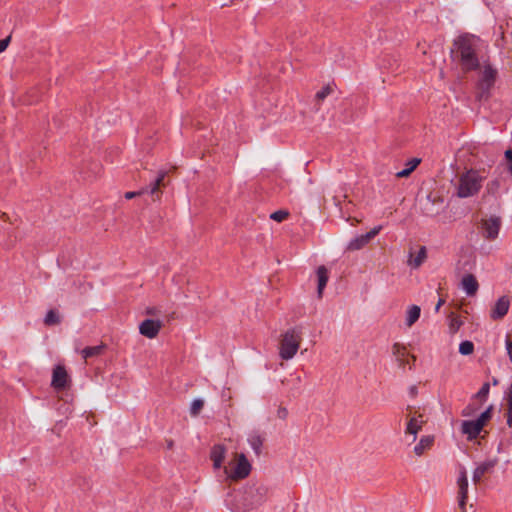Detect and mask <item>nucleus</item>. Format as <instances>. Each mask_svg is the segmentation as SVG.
Masks as SVG:
<instances>
[{
  "mask_svg": "<svg viewBox=\"0 0 512 512\" xmlns=\"http://www.w3.org/2000/svg\"><path fill=\"white\" fill-rule=\"evenodd\" d=\"M500 188V181L498 179H494L487 183L486 192L491 195L497 194Z\"/></svg>",
  "mask_w": 512,
  "mask_h": 512,
  "instance_id": "33",
  "label": "nucleus"
},
{
  "mask_svg": "<svg viewBox=\"0 0 512 512\" xmlns=\"http://www.w3.org/2000/svg\"><path fill=\"white\" fill-rule=\"evenodd\" d=\"M500 228L501 218L499 216H491L481 221L482 235L487 240H495L498 237Z\"/></svg>",
  "mask_w": 512,
  "mask_h": 512,
  "instance_id": "7",
  "label": "nucleus"
},
{
  "mask_svg": "<svg viewBox=\"0 0 512 512\" xmlns=\"http://www.w3.org/2000/svg\"><path fill=\"white\" fill-rule=\"evenodd\" d=\"M482 427L476 420H466L461 424V431L467 435L468 440L476 439L482 431Z\"/></svg>",
  "mask_w": 512,
  "mask_h": 512,
  "instance_id": "14",
  "label": "nucleus"
},
{
  "mask_svg": "<svg viewBox=\"0 0 512 512\" xmlns=\"http://www.w3.org/2000/svg\"><path fill=\"white\" fill-rule=\"evenodd\" d=\"M268 488L264 485H253L245 489L242 497L244 510H250L260 505L266 498Z\"/></svg>",
  "mask_w": 512,
  "mask_h": 512,
  "instance_id": "5",
  "label": "nucleus"
},
{
  "mask_svg": "<svg viewBox=\"0 0 512 512\" xmlns=\"http://www.w3.org/2000/svg\"><path fill=\"white\" fill-rule=\"evenodd\" d=\"M203 406H204V401L202 399H194L191 403L190 414L192 416L199 415Z\"/></svg>",
  "mask_w": 512,
  "mask_h": 512,
  "instance_id": "32",
  "label": "nucleus"
},
{
  "mask_svg": "<svg viewBox=\"0 0 512 512\" xmlns=\"http://www.w3.org/2000/svg\"><path fill=\"white\" fill-rule=\"evenodd\" d=\"M302 341V327L295 326L288 329L280 341L279 355L283 360L292 359L297 353Z\"/></svg>",
  "mask_w": 512,
  "mask_h": 512,
  "instance_id": "4",
  "label": "nucleus"
},
{
  "mask_svg": "<svg viewBox=\"0 0 512 512\" xmlns=\"http://www.w3.org/2000/svg\"><path fill=\"white\" fill-rule=\"evenodd\" d=\"M485 176H481L477 170L470 169L458 179L456 195L459 198H468L476 195L482 187Z\"/></svg>",
  "mask_w": 512,
  "mask_h": 512,
  "instance_id": "3",
  "label": "nucleus"
},
{
  "mask_svg": "<svg viewBox=\"0 0 512 512\" xmlns=\"http://www.w3.org/2000/svg\"><path fill=\"white\" fill-rule=\"evenodd\" d=\"M445 303V300L444 299H439L437 304H436V307H435V311L438 312L440 307Z\"/></svg>",
  "mask_w": 512,
  "mask_h": 512,
  "instance_id": "45",
  "label": "nucleus"
},
{
  "mask_svg": "<svg viewBox=\"0 0 512 512\" xmlns=\"http://www.w3.org/2000/svg\"><path fill=\"white\" fill-rule=\"evenodd\" d=\"M443 203V199L439 196H434L432 193L428 194L426 200L422 206V210L426 215H436L438 214V209H433L435 204L441 205Z\"/></svg>",
  "mask_w": 512,
  "mask_h": 512,
  "instance_id": "17",
  "label": "nucleus"
},
{
  "mask_svg": "<svg viewBox=\"0 0 512 512\" xmlns=\"http://www.w3.org/2000/svg\"><path fill=\"white\" fill-rule=\"evenodd\" d=\"M480 408V406H477L475 404H468L463 410H462V416L464 417H470L472 416L478 409Z\"/></svg>",
  "mask_w": 512,
  "mask_h": 512,
  "instance_id": "35",
  "label": "nucleus"
},
{
  "mask_svg": "<svg viewBox=\"0 0 512 512\" xmlns=\"http://www.w3.org/2000/svg\"><path fill=\"white\" fill-rule=\"evenodd\" d=\"M506 400H507V406L512 407V382L510 383V386L508 388V391L506 392Z\"/></svg>",
  "mask_w": 512,
  "mask_h": 512,
  "instance_id": "41",
  "label": "nucleus"
},
{
  "mask_svg": "<svg viewBox=\"0 0 512 512\" xmlns=\"http://www.w3.org/2000/svg\"><path fill=\"white\" fill-rule=\"evenodd\" d=\"M381 230V226L374 227L369 232L352 239L348 244V249L351 251L360 250L366 246Z\"/></svg>",
  "mask_w": 512,
  "mask_h": 512,
  "instance_id": "11",
  "label": "nucleus"
},
{
  "mask_svg": "<svg viewBox=\"0 0 512 512\" xmlns=\"http://www.w3.org/2000/svg\"><path fill=\"white\" fill-rule=\"evenodd\" d=\"M410 394H411L412 396L417 395V387H416V386H412V387L410 388Z\"/></svg>",
  "mask_w": 512,
  "mask_h": 512,
  "instance_id": "46",
  "label": "nucleus"
},
{
  "mask_svg": "<svg viewBox=\"0 0 512 512\" xmlns=\"http://www.w3.org/2000/svg\"><path fill=\"white\" fill-rule=\"evenodd\" d=\"M316 274L318 280L317 294L319 298H322L324 288L326 287L329 279L328 269L325 266L321 265L317 268Z\"/></svg>",
  "mask_w": 512,
  "mask_h": 512,
  "instance_id": "18",
  "label": "nucleus"
},
{
  "mask_svg": "<svg viewBox=\"0 0 512 512\" xmlns=\"http://www.w3.org/2000/svg\"><path fill=\"white\" fill-rule=\"evenodd\" d=\"M461 287L468 296H474L479 289V283L473 274H466L461 280Z\"/></svg>",
  "mask_w": 512,
  "mask_h": 512,
  "instance_id": "16",
  "label": "nucleus"
},
{
  "mask_svg": "<svg viewBox=\"0 0 512 512\" xmlns=\"http://www.w3.org/2000/svg\"><path fill=\"white\" fill-rule=\"evenodd\" d=\"M263 441H264V439L261 437V435H259L257 433L251 434L249 436L248 442L256 455L261 454Z\"/></svg>",
  "mask_w": 512,
  "mask_h": 512,
  "instance_id": "22",
  "label": "nucleus"
},
{
  "mask_svg": "<svg viewBox=\"0 0 512 512\" xmlns=\"http://www.w3.org/2000/svg\"><path fill=\"white\" fill-rule=\"evenodd\" d=\"M506 417H507V425L509 427H512V407L510 408V406H507Z\"/></svg>",
  "mask_w": 512,
  "mask_h": 512,
  "instance_id": "42",
  "label": "nucleus"
},
{
  "mask_svg": "<svg viewBox=\"0 0 512 512\" xmlns=\"http://www.w3.org/2000/svg\"><path fill=\"white\" fill-rule=\"evenodd\" d=\"M289 212L287 210H277L270 215V218L276 222H282L287 219Z\"/></svg>",
  "mask_w": 512,
  "mask_h": 512,
  "instance_id": "34",
  "label": "nucleus"
},
{
  "mask_svg": "<svg viewBox=\"0 0 512 512\" xmlns=\"http://www.w3.org/2000/svg\"><path fill=\"white\" fill-rule=\"evenodd\" d=\"M411 358H412L413 362H415L416 357L412 355Z\"/></svg>",
  "mask_w": 512,
  "mask_h": 512,
  "instance_id": "50",
  "label": "nucleus"
},
{
  "mask_svg": "<svg viewBox=\"0 0 512 512\" xmlns=\"http://www.w3.org/2000/svg\"><path fill=\"white\" fill-rule=\"evenodd\" d=\"M11 40V36L6 37L5 39L0 40V53L6 50Z\"/></svg>",
  "mask_w": 512,
  "mask_h": 512,
  "instance_id": "40",
  "label": "nucleus"
},
{
  "mask_svg": "<svg viewBox=\"0 0 512 512\" xmlns=\"http://www.w3.org/2000/svg\"><path fill=\"white\" fill-rule=\"evenodd\" d=\"M505 159L507 162V170L512 175V149L505 151Z\"/></svg>",
  "mask_w": 512,
  "mask_h": 512,
  "instance_id": "37",
  "label": "nucleus"
},
{
  "mask_svg": "<svg viewBox=\"0 0 512 512\" xmlns=\"http://www.w3.org/2000/svg\"><path fill=\"white\" fill-rule=\"evenodd\" d=\"M426 257H427L426 247H425V246H422V247L419 249V251H418V253H417L416 257H415V258L410 262V264H411L413 267L417 268V267H419V266H421V265H422V263L424 262V260L426 259Z\"/></svg>",
  "mask_w": 512,
  "mask_h": 512,
  "instance_id": "28",
  "label": "nucleus"
},
{
  "mask_svg": "<svg viewBox=\"0 0 512 512\" xmlns=\"http://www.w3.org/2000/svg\"><path fill=\"white\" fill-rule=\"evenodd\" d=\"M44 323L48 326L60 323V317L54 310H49L44 318Z\"/></svg>",
  "mask_w": 512,
  "mask_h": 512,
  "instance_id": "31",
  "label": "nucleus"
},
{
  "mask_svg": "<svg viewBox=\"0 0 512 512\" xmlns=\"http://www.w3.org/2000/svg\"><path fill=\"white\" fill-rule=\"evenodd\" d=\"M332 92V89L330 86L323 87L320 91L316 93V99L318 101L324 100L330 93Z\"/></svg>",
  "mask_w": 512,
  "mask_h": 512,
  "instance_id": "36",
  "label": "nucleus"
},
{
  "mask_svg": "<svg viewBox=\"0 0 512 512\" xmlns=\"http://www.w3.org/2000/svg\"><path fill=\"white\" fill-rule=\"evenodd\" d=\"M408 364H409V361L406 359V357H403V364L399 365V366L404 368Z\"/></svg>",
  "mask_w": 512,
  "mask_h": 512,
  "instance_id": "47",
  "label": "nucleus"
},
{
  "mask_svg": "<svg viewBox=\"0 0 512 512\" xmlns=\"http://www.w3.org/2000/svg\"><path fill=\"white\" fill-rule=\"evenodd\" d=\"M226 456V447L222 444H215L210 451V459L213 461L214 469H220Z\"/></svg>",
  "mask_w": 512,
  "mask_h": 512,
  "instance_id": "15",
  "label": "nucleus"
},
{
  "mask_svg": "<svg viewBox=\"0 0 512 512\" xmlns=\"http://www.w3.org/2000/svg\"><path fill=\"white\" fill-rule=\"evenodd\" d=\"M467 499H468V496H459L458 495V506L462 510V512L466 511Z\"/></svg>",
  "mask_w": 512,
  "mask_h": 512,
  "instance_id": "39",
  "label": "nucleus"
},
{
  "mask_svg": "<svg viewBox=\"0 0 512 512\" xmlns=\"http://www.w3.org/2000/svg\"><path fill=\"white\" fill-rule=\"evenodd\" d=\"M103 349H104L103 345L85 347L82 350V357L84 359H88V358L100 355L102 353Z\"/></svg>",
  "mask_w": 512,
  "mask_h": 512,
  "instance_id": "26",
  "label": "nucleus"
},
{
  "mask_svg": "<svg viewBox=\"0 0 512 512\" xmlns=\"http://www.w3.org/2000/svg\"><path fill=\"white\" fill-rule=\"evenodd\" d=\"M474 351V344L469 340L462 341L459 345V353L462 355H470Z\"/></svg>",
  "mask_w": 512,
  "mask_h": 512,
  "instance_id": "30",
  "label": "nucleus"
},
{
  "mask_svg": "<svg viewBox=\"0 0 512 512\" xmlns=\"http://www.w3.org/2000/svg\"><path fill=\"white\" fill-rule=\"evenodd\" d=\"M69 381L68 373L64 366L56 365L53 369L52 373V381L51 386L57 390L61 391L67 387Z\"/></svg>",
  "mask_w": 512,
  "mask_h": 512,
  "instance_id": "10",
  "label": "nucleus"
},
{
  "mask_svg": "<svg viewBox=\"0 0 512 512\" xmlns=\"http://www.w3.org/2000/svg\"><path fill=\"white\" fill-rule=\"evenodd\" d=\"M510 298L506 295L500 297L491 309L490 317L493 320H501L508 313Z\"/></svg>",
  "mask_w": 512,
  "mask_h": 512,
  "instance_id": "13",
  "label": "nucleus"
},
{
  "mask_svg": "<svg viewBox=\"0 0 512 512\" xmlns=\"http://www.w3.org/2000/svg\"><path fill=\"white\" fill-rule=\"evenodd\" d=\"M489 391H490V383L489 382H485V383H483V385L480 388V390L473 397L475 399H479L481 404H482V403H484L487 400L488 395H489Z\"/></svg>",
  "mask_w": 512,
  "mask_h": 512,
  "instance_id": "27",
  "label": "nucleus"
},
{
  "mask_svg": "<svg viewBox=\"0 0 512 512\" xmlns=\"http://www.w3.org/2000/svg\"><path fill=\"white\" fill-rule=\"evenodd\" d=\"M506 349H507V353L509 355V359L512 363V341H510V340L506 341Z\"/></svg>",
  "mask_w": 512,
  "mask_h": 512,
  "instance_id": "44",
  "label": "nucleus"
},
{
  "mask_svg": "<svg viewBox=\"0 0 512 512\" xmlns=\"http://www.w3.org/2000/svg\"><path fill=\"white\" fill-rule=\"evenodd\" d=\"M462 325V321L458 317H453L450 321V329L453 332H456L460 326Z\"/></svg>",
  "mask_w": 512,
  "mask_h": 512,
  "instance_id": "38",
  "label": "nucleus"
},
{
  "mask_svg": "<svg viewBox=\"0 0 512 512\" xmlns=\"http://www.w3.org/2000/svg\"><path fill=\"white\" fill-rule=\"evenodd\" d=\"M499 459L497 457L488 458L485 461L481 462L473 471L472 480L475 484L479 483L482 477L485 474H490L493 472L494 468L497 466Z\"/></svg>",
  "mask_w": 512,
  "mask_h": 512,
  "instance_id": "9",
  "label": "nucleus"
},
{
  "mask_svg": "<svg viewBox=\"0 0 512 512\" xmlns=\"http://www.w3.org/2000/svg\"><path fill=\"white\" fill-rule=\"evenodd\" d=\"M421 309L417 305H412L409 307L406 316V325L411 327L414 323H416L420 317Z\"/></svg>",
  "mask_w": 512,
  "mask_h": 512,
  "instance_id": "20",
  "label": "nucleus"
},
{
  "mask_svg": "<svg viewBox=\"0 0 512 512\" xmlns=\"http://www.w3.org/2000/svg\"><path fill=\"white\" fill-rule=\"evenodd\" d=\"M237 457V465L230 473L228 472L227 468H225V472L228 477L234 481L246 478L251 472V464L249 463L245 454H238Z\"/></svg>",
  "mask_w": 512,
  "mask_h": 512,
  "instance_id": "8",
  "label": "nucleus"
},
{
  "mask_svg": "<svg viewBox=\"0 0 512 512\" xmlns=\"http://www.w3.org/2000/svg\"><path fill=\"white\" fill-rule=\"evenodd\" d=\"M458 495L468 496V477L464 467L461 468L457 479Z\"/></svg>",
  "mask_w": 512,
  "mask_h": 512,
  "instance_id": "19",
  "label": "nucleus"
},
{
  "mask_svg": "<svg viewBox=\"0 0 512 512\" xmlns=\"http://www.w3.org/2000/svg\"><path fill=\"white\" fill-rule=\"evenodd\" d=\"M392 354L395 356L398 364L402 365L403 357L407 356L406 348L399 343H394L392 346Z\"/></svg>",
  "mask_w": 512,
  "mask_h": 512,
  "instance_id": "24",
  "label": "nucleus"
},
{
  "mask_svg": "<svg viewBox=\"0 0 512 512\" xmlns=\"http://www.w3.org/2000/svg\"><path fill=\"white\" fill-rule=\"evenodd\" d=\"M481 39L464 33L456 37L450 48L452 62L463 72L470 73L481 68Z\"/></svg>",
  "mask_w": 512,
  "mask_h": 512,
  "instance_id": "1",
  "label": "nucleus"
},
{
  "mask_svg": "<svg viewBox=\"0 0 512 512\" xmlns=\"http://www.w3.org/2000/svg\"><path fill=\"white\" fill-rule=\"evenodd\" d=\"M422 421L418 423L417 419L415 417H412L409 422L407 423L406 427V433L413 435V441L416 439V435L419 430L422 428Z\"/></svg>",
  "mask_w": 512,
  "mask_h": 512,
  "instance_id": "25",
  "label": "nucleus"
},
{
  "mask_svg": "<svg viewBox=\"0 0 512 512\" xmlns=\"http://www.w3.org/2000/svg\"><path fill=\"white\" fill-rule=\"evenodd\" d=\"M493 406L490 405L487 409L480 414V416L476 419L478 424L483 428L486 423L492 418Z\"/></svg>",
  "mask_w": 512,
  "mask_h": 512,
  "instance_id": "29",
  "label": "nucleus"
},
{
  "mask_svg": "<svg viewBox=\"0 0 512 512\" xmlns=\"http://www.w3.org/2000/svg\"><path fill=\"white\" fill-rule=\"evenodd\" d=\"M492 384H493L494 386L498 385V384H499L498 379L494 377V378L492 379Z\"/></svg>",
  "mask_w": 512,
  "mask_h": 512,
  "instance_id": "48",
  "label": "nucleus"
},
{
  "mask_svg": "<svg viewBox=\"0 0 512 512\" xmlns=\"http://www.w3.org/2000/svg\"><path fill=\"white\" fill-rule=\"evenodd\" d=\"M277 414H278V417L280 419H285L287 417V415H288V411H287L286 408L281 407V408L278 409Z\"/></svg>",
  "mask_w": 512,
  "mask_h": 512,
  "instance_id": "43",
  "label": "nucleus"
},
{
  "mask_svg": "<svg viewBox=\"0 0 512 512\" xmlns=\"http://www.w3.org/2000/svg\"><path fill=\"white\" fill-rule=\"evenodd\" d=\"M147 313H149V314H153V313H154V311H153V310H148V311H147Z\"/></svg>",
  "mask_w": 512,
  "mask_h": 512,
  "instance_id": "49",
  "label": "nucleus"
},
{
  "mask_svg": "<svg viewBox=\"0 0 512 512\" xmlns=\"http://www.w3.org/2000/svg\"><path fill=\"white\" fill-rule=\"evenodd\" d=\"M161 327L162 322L160 320L145 319L139 325V332L141 335L153 339L158 335Z\"/></svg>",
  "mask_w": 512,
  "mask_h": 512,
  "instance_id": "12",
  "label": "nucleus"
},
{
  "mask_svg": "<svg viewBox=\"0 0 512 512\" xmlns=\"http://www.w3.org/2000/svg\"><path fill=\"white\" fill-rule=\"evenodd\" d=\"M167 175L166 171H161L158 176L149 184V186L142 188L139 191H129L125 193L126 199H132L137 196L149 194L153 201L160 199L162 194L161 187L165 186L164 180Z\"/></svg>",
  "mask_w": 512,
  "mask_h": 512,
  "instance_id": "6",
  "label": "nucleus"
},
{
  "mask_svg": "<svg viewBox=\"0 0 512 512\" xmlns=\"http://www.w3.org/2000/svg\"><path fill=\"white\" fill-rule=\"evenodd\" d=\"M433 444V438L430 436H425L420 439V441L415 445L414 452L416 455L420 456L424 453V451L431 447Z\"/></svg>",
  "mask_w": 512,
  "mask_h": 512,
  "instance_id": "21",
  "label": "nucleus"
},
{
  "mask_svg": "<svg viewBox=\"0 0 512 512\" xmlns=\"http://www.w3.org/2000/svg\"><path fill=\"white\" fill-rule=\"evenodd\" d=\"M497 75V69H495L490 63L484 62L479 73V78L476 82L477 100L484 101L489 99L491 96V89L495 85Z\"/></svg>",
  "mask_w": 512,
  "mask_h": 512,
  "instance_id": "2",
  "label": "nucleus"
},
{
  "mask_svg": "<svg viewBox=\"0 0 512 512\" xmlns=\"http://www.w3.org/2000/svg\"><path fill=\"white\" fill-rule=\"evenodd\" d=\"M419 163H420V159H417V158L411 159L408 162L407 167L405 169L396 173V177H398V178L408 177L414 171V169H416V167L418 166Z\"/></svg>",
  "mask_w": 512,
  "mask_h": 512,
  "instance_id": "23",
  "label": "nucleus"
}]
</instances>
